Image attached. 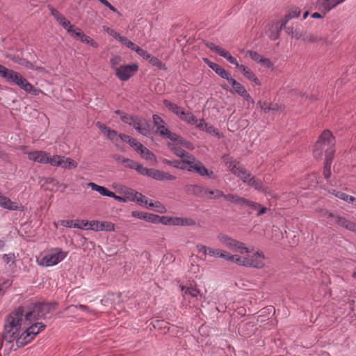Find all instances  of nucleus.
<instances>
[{
	"mask_svg": "<svg viewBox=\"0 0 356 356\" xmlns=\"http://www.w3.org/2000/svg\"><path fill=\"white\" fill-rule=\"evenodd\" d=\"M23 315V309L19 307L6 317L2 335L4 341L10 343L19 337Z\"/></svg>",
	"mask_w": 356,
	"mask_h": 356,
	"instance_id": "nucleus-1",
	"label": "nucleus"
},
{
	"mask_svg": "<svg viewBox=\"0 0 356 356\" xmlns=\"http://www.w3.org/2000/svg\"><path fill=\"white\" fill-rule=\"evenodd\" d=\"M0 76L4 78L7 81L15 83L26 92L33 95H38L42 92L40 89L34 88L19 73L8 69L2 65H0Z\"/></svg>",
	"mask_w": 356,
	"mask_h": 356,
	"instance_id": "nucleus-2",
	"label": "nucleus"
},
{
	"mask_svg": "<svg viewBox=\"0 0 356 356\" xmlns=\"http://www.w3.org/2000/svg\"><path fill=\"white\" fill-rule=\"evenodd\" d=\"M335 146V140L332 132L329 130H325L319 136L314 148V156L316 159H320L322 157L323 151L325 149H330Z\"/></svg>",
	"mask_w": 356,
	"mask_h": 356,
	"instance_id": "nucleus-3",
	"label": "nucleus"
},
{
	"mask_svg": "<svg viewBox=\"0 0 356 356\" xmlns=\"http://www.w3.org/2000/svg\"><path fill=\"white\" fill-rule=\"evenodd\" d=\"M42 323H36L28 327L17 339V346L18 347L24 346L29 342L36 334L45 327Z\"/></svg>",
	"mask_w": 356,
	"mask_h": 356,
	"instance_id": "nucleus-4",
	"label": "nucleus"
},
{
	"mask_svg": "<svg viewBox=\"0 0 356 356\" xmlns=\"http://www.w3.org/2000/svg\"><path fill=\"white\" fill-rule=\"evenodd\" d=\"M223 160L227 167L236 176L238 177L244 183H247L252 176L245 168H242L238 162L232 160L227 156H223Z\"/></svg>",
	"mask_w": 356,
	"mask_h": 356,
	"instance_id": "nucleus-5",
	"label": "nucleus"
},
{
	"mask_svg": "<svg viewBox=\"0 0 356 356\" xmlns=\"http://www.w3.org/2000/svg\"><path fill=\"white\" fill-rule=\"evenodd\" d=\"M67 253L60 249H55L44 255L39 261L38 264L43 266H51L61 261Z\"/></svg>",
	"mask_w": 356,
	"mask_h": 356,
	"instance_id": "nucleus-6",
	"label": "nucleus"
},
{
	"mask_svg": "<svg viewBox=\"0 0 356 356\" xmlns=\"http://www.w3.org/2000/svg\"><path fill=\"white\" fill-rule=\"evenodd\" d=\"M218 238L224 246L232 251H238L241 254L250 252L243 243L235 240L227 235L220 234L218 235Z\"/></svg>",
	"mask_w": 356,
	"mask_h": 356,
	"instance_id": "nucleus-7",
	"label": "nucleus"
},
{
	"mask_svg": "<svg viewBox=\"0 0 356 356\" xmlns=\"http://www.w3.org/2000/svg\"><path fill=\"white\" fill-rule=\"evenodd\" d=\"M245 259L246 260L243 261L245 267L261 269L265 266L266 256L262 251L258 250Z\"/></svg>",
	"mask_w": 356,
	"mask_h": 356,
	"instance_id": "nucleus-8",
	"label": "nucleus"
},
{
	"mask_svg": "<svg viewBox=\"0 0 356 356\" xmlns=\"http://www.w3.org/2000/svg\"><path fill=\"white\" fill-rule=\"evenodd\" d=\"M138 69V65L134 63L120 65L119 67H115V74L120 80L125 81L129 79Z\"/></svg>",
	"mask_w": 356,
	"mask_h": 356,
	"instance_id": "nucleus-9",
	"label": "nucleus"
},
{
	"mask_svg": "<svg viewBox=\"0 0 356 356\" xmlns=\"http://www.w3.org/2000/svg\"><path fill=\"white\" fill-rule=\"evenodd\" d=\"M182 161L189 166L188 170L195 171L201 176L209 175L207 169L200 161L195 159L193 156H187Z\"/></svg>",
	"mask_w": 356,
	"mask_h": 356,
	"instance_id": "nucleus-10",
	"label": "nucleus"
},
{
	"mask_svg": "<svg viewBox=\"0 0 356 356\" xmlns=\"http://www.w3.org/2000/svg\"><path fill=\"white\" fill-rule=\"evenodd\" d=\"M232 58L233 59V61L232 60L229 62L236 65V67L243 74V75L248 79L254 82L258 86L261 85L259 80L257 78L255 74L252 72V70L250 68L243 65L238 64L236 59L234 56H232Z\"/></svg>",
	"mask_w": 356,
	"mask_h": 356,
	"instance_id": "nucleus-11",
	"label": "nucleus"
},
{
	"mask_svg": "<svg viewBox=\"0 0 356 356\" xmlns=\"http://www.w3.org/2000/svg\"><path fill=\"white\" fill-rule=\"evenodd\" d=\"M131 125L142 135L147 136L150 131V125L147 121L137 115Z\"/></svg>",
	"mask_w": 356,
	"mask_h": 356,
	"instance_id": "nucleus-12",
	"label": "nucleus"
},
{
	"mask_svg": "<svg viewBox=\"0 0 356 356\" xmlns=\"http://www.w3.org/2000/svg\"><path fill=\"white\" fill-rule=\"evenodd\" d=\"M28 159L40 163H48L49 153L44 151H33L27 153Z\"/></svg>",
	"mask_w": 356,
	"mask_h": 356,
	"instance_id": "nucleus-13",
	"label": "nucleus"
},
{
	"mask_svg": "<svg viewBox=\"0 0 356 356\" xmlns=\"http://www.w3.org/2000/svg\"><path fill=\"white\" fill-rule=\"evenodd\" d=\"M51 15L55 17L56 21L67 30V31H70L72 27L70 22L67 20L63 15L59 13L55 8L50 7L49 8Z\"/></svg>",
	"mask_w": 356,
	"mask_h": 356,
	"instance_id": "nucleus-14",
	"label": "nucleus"
},
{
	"mask_svg": "<svg viewBox=\"0 0 356 356\" xmlns=\"http://www.w3.org/2000/svg\"><path fill=\"white\" fill-rule=\"evenodd\" d=\"M149 177L156 180L163 181V180H175L176 177L159 170L150 168Z\"/></svg>",
	"mask_w": 356,
	"mask_h": 356,
	"instance_id": "nucleus-15",
	"label": "nucleus"
},
{
	"mask_svg": "<svg viewBox=\"0 0 356 356\" xmlns=\"http://www.w3.org/2000/svg\"><path fill=\"white\" fill-rule=\"evenodd\" d=\"M206 46L209 49H210L211 51L216 52L220 56L226 58L228 61H232V60L233 61V59L232 58V56L230 54V53L228 51L222 49V47L216 45V44H214L213 42H207Z\"/></svg>",
	"mask_w": 356,
	"mask_h": 356,
	"instance_id": "nucleus-16",
	"label": "nucleus"
},
{
	"mask_svg": "<svg viewBox=\"0 0 356 356\" xmlns=\"http://www.w3.org/2000/svg\"><path fill=\"white\" fill-rule=\"evenodd\" d=\"M344 1L345 0H318V3L320 10L327 13Z\"/></svg>",
	"mask_w": 356,
	"mask_h": 356,
	"instance_id": "nucleus-17",
	"label": "nucleus"
},
{
	"mask_svg": "<svg viewBox=\"0 0 356 356\" xmlns=\"http://www.w3.org/2000/svg\"><path fill=\"white\" fill-rule=\"evenodd\" d=\"M187 193L193 194L198 197H205L207 195V188L199 185H188L186 187Z\"/></svg>",
	"mask_w": 356,
	"mask_h": 356,
	"instance_id": "nucleus-18",
	"label": "nucleus"
},
{
	"mask_svg": "<svg viewBox=\"0 0 356 356\" xmlns=\"http://www.w3.org/2000/svg\"><path fill=\"white\" fill-rule=\"evenodd\" d=\"M37 305L40 309L39 313H40V317L44 318L47 314L50 313L56 309L57 304L56 302H45L38 303Z\"/></svg>",
	"mask_w": 356,
	"mask_h": 356,
	"instance_id": "nucleus-19",
	"label": "nucleus"
},
{
	"mask_svg": "<svg viewBox=\"0 0 356 356\" xmlns=\"http://www.w3.org/2000/svg\"><path fill=\"white\" fill-rule=\"evenodd\" d=\"M71 34L72 36L75 38L80 40L83 42H86L89 44L91 41V38L89 36H87L79 28H75L72 26L70 31H68Z\"/></svg>",
	"mask_w": 356,
	"mask_h": 356,
	"instance_id": "nucleus-20",
	"label": "nucleus"
},
{
	"mask_svg": "<svg viewBox=\"0 0 356 356\" xmlns=\"http://www.w3.org/2000/svg\"><path fill=\"white\" fill-rule=\"evenodd\" d=\"M92 226V229L95 231H114L115 226L114 224L110 222H93Z\"/></svg>",
	"mask_w": 356,
	"mask_h": 356,
	"instance_id": "nucleus-21",
	"label": "nucleus"
},
{
	"mask_svg": "<svg viewBox=\"0 0 356 356\" xmlns=\"http://www.w3.org/2000/svg\"><path fill=\"white\" fill-rule=\"evenodd\" d=\"M181 291L184 294L189 295L193 298H197L200 296L201 298L205 299V297L200 293V291L197 288L196 285L190 284L188 286H181Z\"/></svg>",
	"mask_w": 356,
	"mask_h": 356,
	"instance_id": "nucleus-22",
	"label": "nucleus"
},
{
	"mask_svg": "<svg viewBox=\"0 0 356 356\" xmlns=\"http://www.w3.org/2000/svg\"><path fill=\"white\" fill-rule=\"evenodd\" d=\"M171 220V225L177 226H193L195 225V220L191 218H178L175 217Z\"/></svg>",
	"mask_w": 356,
	"mask_h": 356,
	"instance_id": "nucleus-23",
	"label": "nucleus"
},
{
	"mask_svg": "<svg viewBox=\"0 0 356 356\" xmlns=\"http://www.w3.org/2000/svg\"><path fill=\"white\" fill-rule=\"evenodd\" d=\"M152 119L153 123L154 126L156 127L157 132L161 136L165 134V131H167L168 129L165 126V122L160 116L156 114L153 115Z\"/></svg>",
	"mask_w": 356,
	"mask_h": 356,
	"instance_id": "nucleus-24",
	"label": "nucleus"
},
{
	"mask_svg": "<svg viewBox=\"0 0 356 356\" xmlns=\"http://www.w3.org/2000/svg\"><path fill=\"white\" fill-rule=\"evenodd\" d=\"M225 200L240 206H245L248 202V199L233 193L225 194Z\"/></svg>",
	"mask_w": 356,
	"mask_h": 356,
	"instance_id": "nucleus-25",
	"label": "nucleus"
},
{
	"mask_svg": "<svg viewBox=\"0 0 356 356\" xmlns=\"http://www.w3.org/2000/svg\"><path fill=\"white\" fill-rule=\"evenodd\" d=\"M0 207L9 210H17L18 207L15 202H12L8 197L2 195L0 192Z\"/></svg>",
	"mask_w": 356,
	"mask_h": 356,
	"instance_id": "nucleus-26",
	"label": "nucleus"
},
{
	"mask_svg": "<svg viewBox=\"0 0 356 356\" xmlns=\"http://www.w3.org/2000/svg\"><path fill=\"white\" fill-rule=\"evenodd\" d=\"M161 136L168 138L172 141L178 142L179 143L184 145L186 147L189 148V143L184 140L175 133L171 132L168 129H167V131H165V134L163 135H162Z\"/></svg>",
	"mask_w": 356,
	"mask_h": 356,
	"instance_id": "nucleus-27",
	"label": "nucleus"
},
{
	"mask_svg": "<svg viewBox=\"0 0 356 356\" xmlns=\"http://www.w3.org/2000/svg\"><path fill=\"white\" fill-rule=\"evenodd\" d=\"M161 136L168 138L172 141L178 142L179 143L184 145L186 147L189 148V143L184 140L175 133L171 132L168 129H167V131H165V134L163 135H162Z\"/></svg>",
	"mask_w": 356,
	"mask_h": 356,
	"instance_id": "nucleus-28",
	"label": "nucleus"
},
{
	"mask_svg": "<svg viewBox=\"0 0 356 356\" xmlns=\"http://www.w3.org/2000/svg\"><path fill=\"white\" fill-rule=\"evenodd\" d=\"M88 186L91 188L92 190L95 191L99 193L102 195L111 197V195H114V193L108 191L106 188L104 186H99L93 182H89Z\"/></svg>",
	"mask_w": 356,
	"mask_h": 356,
	"instance_id": "nucleus-29",
	"label": "nucleus"
},
{
	"mask_svg": "<svg viewBox=\"0 0 356 356\" xmlns=\"http://www.w3.org/2000/svg\"><path fill=\"white\" fill-rule=\"evenodd\" d=\"M163 105L168 108L169 110L174 112L177 115H178L179 118L181 115V114H184V111L183 108L177 104L165 99L163 100Z\"/></svg>",
	"mask_w": 356,
	"mask_h": 356,
	"instance_id": "nucleus-30",
	"label": "nucleus"
},
{
	"mask_svg": "<svg viewBox=\"0 0 356 356\" xmlns=\"http://www.w3.org/2000/svg\"><path fill=\"white\" fill-rule=\"evenodd\" d=\"M246 184L253 187L255 190L259 191H264V186L263 185V182L260 179H257L254 176H251Z\"/></svg>",
	"mask_w": 356,
	"mask_h": 356,
	"instance_id": "nucleus-31",
	"label": "nucleus"
},
{
	"mask_svg": "<svg viewBox=\"0 0 356 356\" xmlns=\"http://www.w3.org/2000/svg\"><path fill=\"white\" fill-rule=\"evenodd\" d=\"M39 308L37 305V304H35L33 308L31 309V311L26 312V314H25V318L27 321H32V320H37V319H39V318H41L42 317H40V313H39Z\"/></svg>",
	"mask_w": 356,
	"mask_h": 356,
	"instance_id": "nucleus-32",
	"label": "nucleus"
},
{
	"mask_svg": "<svg viewBox=\"0 0 356 356\" xmlns=\"http://www.w3.org/2000/svg\"><path fill=\"white\" fill-rule=\"evenodd\" d=\"M60 167L65 169H73L77 167V163L70 158L63 156Z\"/></svg>",
	"mask_w": 356,
	"mask_h": 356,
	"instance_id": "nucleus-33",
	"label": "nucleus"
},
{
	"mask_svg": "<svg viewBox=\"0 0 356 356\" xmlns=\"http://www.w3.org/2000/svg\"><path fill=\"white\" fill-rule=\"evenodd\" d=\"M228 81L232 86L235 92H237L239 95L242 96L243 94L247 91L244 86L239 82L236 81L234 79L231 77Z\"/></svg>",
	"mask_w": 356,
	"mask_h": 356,
	"instance_id": "nucleus-34",
	"label": "nucleus"
},
{
	"mask_svg": "<svg viewBox=\"0 0 356 356\" xmlns=\"http://www.w3.org/2000/svg\"><path fill=\"white\" fill-rule=\"evenodd\" d=\"M138 196L135 197L134 202H136L139 204L144 205L147 208H149V209L153 208V207L154 205V203H152V202L149 203L147 198L145 195H142L141 193H138Z\"/></svg>",
	"mask_w": 356,
	"mask_h": 356,
	"instance_id": "nucleus-35",
	"label": "nucleus"
},
{
	"mask_svg": "<svg viewBox=\"0 0 356 356\" xmlns=\"http://www.w3.org/2000/svg\"><path fill=\"white\" fill-rule=\"evenodd\" d=\"M180 118L191 124H195L198 122L197 118L193 113L189 112L186 113L184 111V114H181Z\"/></svg>",
	"mask_w": 356,
	"mask_h": 356,
	"instance_id": "nucleus-36",
	"label": "nucleus"
},
{
	"mask_svg": "<svg viewBox=\"0 0 356 356\" xmlns=\"http://www.w3.org/2000/svg\"><path fill=\"white\" fill-rule=\"evenodd\" d=\"M138 152L140 153V156L143 159L147 161H153L155 159L154 154L145 146H143Z\"/></svg>",
	"mask_w": 356,
	"mask_h": 356,
	"instance_id": "nucleus-37",
	"label": "nucleus"
},
{
	"mask_svg": "<svg viewBox=\"0 0 356 356\" xmlns=\"http://www.w3.org/2000/svg\"><path fill=\"white\" fill-rule=\"evenodd\" d=\"M77 309H80L83 312L92 313V311L90 310L89 307L83 305H70L65 308V310L70 311L72 314H75L76 310Z\"/></svg>",
	"mask_w": 356,
	"mask_h": 356,
	"instance_id": "nucleus-38",
	"label": "nucleus"
},
{
	"mask_svg": "<svg viewBox=\"0 0 356 356\" xmlns=\"http://www.w3.org/2000/svg\"><path fill=\"white\" fill-rule=\"evenodd\" d=\"M213 70L218 74L220 76H221L223 79H227L229 81V79L231 78L229 76V73L223 69L222 67H220L219 65H216V67L213 69Z\"/></svg>",
	"mask_w": 356,
	"mask_h": 356,
	"instance_id": "nucleus-39",
	"label": "nucleus"
},
{
	"mask_svg": "<svg viewBox=\"0 0 356 356\" xmlns=\"http://www.w3.org/2000/svg\"><path fill=\"white\" fill-rule=\"evenodd\" d=\"M325 163L326 164H332V159L335 153L334 147H330V149H325Z\"/></svg>",
	"mask_w": 356,
	"mask_h": 356,
	"instance_id": "nucleus-40",
	"label": "nucleus"
},
{
	"mask_svg": "<svg viewBox=\"0 0 356 356\" xmlns=\"http://www.w3.org/2000/svg\"><path fill=\"white\" fill-rule=\"evenodd\" d=\"M170 149L173 152V153L175 154H176L177 156L180 157V158H182L183 160L186 158L187 156H191V154H188L186 153V152L185 150H184L183 149L179 147H176V146H174L172 145L171 147H170Z\"/></svg>",
	"mask_w": 356,
	"mask_h": 356,
	"instance_id": "nucleus-41",
	"label": "nucleus"
},
{
	"mask_svg": "<svg viewBox=\"0 0 356 356\" xmlns=\"http://www.w3.org/2000/svg\"><path fill=\"white\" fill-rule=\"evenodd\" d=\"M63 156L60 155H54L53 156H51L50 154L49 153L48 163H50L53 166L60 167Z\"/></svg>",
	"mask_w": 356,
	"mask_h": 356,
	"instance_id": "nucleus-42",
	"label": "nucleus"
},
{
	"mask_svg": "<svg viewBox=\"0 0 356 356\" xmlns=\"http://www.w3.org/2000/svg\"><path fill=\"white\" fill-rule=\"evenodd\" d=\"M120 42H121L122 44L126 46L127 48L131 49V50H134L136 48V44L132 42L131 40H129L127 38L124 36H120L119 39L118 40Z\"/></svg>",
	"mask_w": 356,
	"mask_h": 356,
	"instance_id": "nucleus-43",
	"label": "nucleus"
},
{
	"mask_svg": "<svg viewBox=\"0 0 356 356\" xmlns=\"http://www.w3.org/2000/svg\"><path fill=\"white\" fill-rule=\"evenodd\" d=\"M207 194L211 195L209 197L210 198H214V199H218L220 197H224L225 196V194L220 190L216 189V190H209L207 188Z\"/></svg>",
	"mask_w": 356,
	"mask_h": 356,
	"instance_id": "nucleus-44",
	"label": "nucleus"
},
{
	"mask_svg": "<svg viewBox=\"0 0 356 356\" xmlns=\"http://www.w3.org/2000/svg\"><path fill=\"white\" fill-rule=\"evenodd\" d=\"M134 170H136L138 173H140L142 175H145V176L149 177L150 168H147L145 167H143L141 164H140L138 162L136 164Z\"/></svg>",
	"mask_w": 356,
	"mask_h": 356,
	"instance_id": "nucleus-45",
	"label": "nucleus"
},
{
	"mask_svg": "<svg viewBox=\"0 0 356 356\" xmlns=\"http://www.w3.org/2000/svg\"><path fill=\"white\" fill-rule=\"evenodd\" d=\"M145 220L151 222L157 223V222H160L161 217L156 214L145 213Z\"/></svg>",
	"mask_w": 356,
	"mask_h": 356,
	"instance_id": "nucleus-46",
	"label": "nucleus"
},
{
	"mask_svg": "<svg viewBox=\"0 0 356 356\" xmlns=\"http://www.w3.org/2000/svg\"><path fill=\"white\" fill-rule=\"evenodd\" d=\"M341 227L356 233V223L353 221L346 219Z\"/></svg>",
	"mask_w": 356,
	"mask_h": 356,
	"instance_id": "nucleus-47",
	"label": "nucleus"
},
{
	"mask_svg": "<svg viewBox=\"0 0 356 356\" xmlns=\"http://www.w3.org/2000/svg\"><path fill=\"white\" fill-rule=\"evenodd\" d=\"M246 260L245 257H240L238 255H232V257H229L228 258V261H233L238 265L244 266V262L243 261Z\"/></svg>",
	"mask_w": 356,
	"mask_h": 356,
	"instance_id": "nucleus-48",
	"label": "nucleus"
},
{
	"mask_svg": "<svg viewBox=\"0 0 356 356\" xmlns=\"http://www.w3.org/2000/svg\"><path fill=\"white\" fill-rule=\"evenodd\" d=\"M122 62V58L120 56H113L110 60V64L111 67L115 70V67H118V65Z\"/></svg>",
	"mask_w": 356,
	"mask_h": 356,
	"instance_id": "nucleus-49",
	"label": "nucleus"
},
{
	"mask_svg": "<svg viewBox=\"0 0 356 356\" xmlns=\"http://www.w3.org/2000/svg\"><path fill=\"white\" fill-rule=\"evenodd\" d=\"M148 60L153 66H156L159 69H162L164 67V65L156 57L150 55V58H148Z\"/></svg>",
	"mask_w": 356,
	"mask_h": 356,
	"instance_id": "nucleus-50",
	"label": "nucleus"
},
{
	"mask_svg": "<svg viewBox=\"0 0 356 356\" xmlns=\"http://www.w3.org/2000/svg\"><path fill=\"white\" fill-rule=\"evenodd\" d=\"M138 192L135 191L133 189H127L124 191V194L126 195L125 198L126 200L129 199L131 201H134L135 197L138 196Z\"/></svg>",
	"mask_w": 356,
	"mask_h": 356,
	"instance_id": "nucleus-51",
	"label": "nucleus"
},
{
	"mask_svg": "<svg viewBox=\"0 0 356 356\" xmlns=\"http://www.w3.org/2000/svg\"><path fill=\"white\" fill-rule=\"evenodd\" d=\"M136 115H129L123 114L120 116L122 121L126 124L131 125Z\"/></svg>",
	"mask_w": 356,
	"mask_h": 356,
	"instance_id": "nucleus-52",
	"label": "nucleus"
},
{
	"mask_svg": "<svg viewBox=\"0 0 356 356\" xmlns=\"http://www.w3.org/2000/svg\"><path fill=\"white\" fill-rule=\"evenodd\" d=\"M129 144L131 147L134 148L136 152H139V150L143 147V145L135 138L129 140Z\"/></svg>",
	"mask_w": 356,
	"mask_h": 356,
	"instance_id": "nucleus-53",
	"label": "nucleus"
},
{
	"mask_svg": "<svg viewBox=\"0 0 356 356\" xmlns=\"http://www.w3.org/2000/svg\"><path fill=\"white\" fill-rule=\"evenodd\" d=\"M134 51L140 56H142L143 58L148 60L149 58H150V54L145 50L140 48L139 46H136V48L134 49Z\"/></svg>",
	"mask_w": 356,
	"mask_h": 356,
	"instance_id": "nucleus-54",
	"label": "nucleus"
},
{
	"mask_svg": "<svg viewBox=\"0 0 356 356\" xmlns=\"http://www.w3.org/2000/svg\"><path fill=\"white\" fill-rule=\"evenodd\" d=\"M280 36V30L278 29V26H272V31L270 34L269 35V37L270 39L275 40H277Z\"/></svg>",
	"mask_w": 356,
	"mask_h": 356,
	"instance_id": "nucleus-55",
	"label": "nucleus"
},
{
	"mask_svg": "<svg viewBox=\"0 0 356 356\" xmlns=\"http://www.w3.org/2000/svg\"><path fill=\"white\" fill-rule=\"evenodd\" d=\"M103 29L104 31H106L108 34L113 36L115 39L118 40L120 35L117 31H115L114 29H112L108 26H103Z\"/></svg>",
	"mask_w": 356,
	"mask_h": 356,
	"instance_id": "nucleus-56",
	"label": "nucleus"
},
{
	"mask_svg": "<svg viewBox=\"0 0 356 356\" xmlns=\"http://www.w3.org/2000/svg\"><path fill=\"white\" fill-rule=\"evenodd\" d=\"M284 107L282 105H280L278 104H270L268 106V112L269 111H273V112H277V111H283Z\"/></svg>",
	"mask_w": 356,
	"mask_h": 356,
	"instance_id": "nucleus-57",
	"label": "nucleus"
},
{
	"mask_svg": "<svg viewBox=\"0 0 356 356\" xmlns=\"http://www.w3.org/2000/svg\"><path fill=\"white\" fill-rule=\"evenodd\" d=\"M327 216L329 218H334L336 223H337L339 226H342L344 221L346 220V218L339 216H334L332 213H327Z\"/></svg>",
	"mask_w": 356,
	"mask_h": 356,
	"instance_id": "nucleus-58",
	"label": "nucleus"
},
{
	"mask_svg": "<svg viewBox=\"0 0 356 356\" xmlns=\"http://www.w3.org/2000/svg\"><path fill=\"white\" fill-rule=\"evenodd\" d=\"M300 15V10L296 8H293L291 9L289 13L286 15V16L288 17V19H291L293 18H295V17H298Z\"/></svg>",
	"mask_w": 356,
	"mask_h": 356,
	"instance_id": "nucleus-59",
	"label": "nucleus"
},
{
	"mask_svg": "<svg viewBox=\"0 0 356 356\" xmlns=\"http://www.w3.org/2000/svg\"><path fill=\"white\" fill-rule=\"evenodd\" d=\"M3 261L8 264L10 262L13 264L15 262V256L13 253L6 254L3 256Z\"/></svg>",
	"mask_w": 356,
	"mask_h": 356,
	"instance_id": "nucleus-60",
	"label": "nucleus"
},
{
	"mask_svg": "<svg viewBox=\"0 0 356 356\" xmlns=\"http://www.w3.org/2000/svg\"><path fill=\"white\" fill-rule=\"evenodd\" d=\"M247 54L249 55V56L254 60V61L259 62L260 60L262 58V56H261L259 54H258L257 51L249 50L247 51Z\"/></svg>",
	"mask_w": 356,
	"mask_h": 356,
	"instance_id": "nucleus-61",
	"label": "nucleus"
},
{
	"mask_svg": "<svg viewBox=\"0 0 356 356\" xmlns=\"http://www.w3.org/2000/svg\"><path fill=\"white\" fill-rule=\"evenodd\" d=\"M15 61L16 63H17L18 64L26 67V68H29V69L33 68V65L31 62L28 61L26 59L19 58L18 60H15Z\"/></svg>",
	"mask_w": 356,
	"mask_h": 356,
	"instance_id": "nucleus-62",
	"label": "nucleus"
},
{
	"mask_svg": "<svg viewBox=\"0 0 356 356\" xmlns=\"http://www.w3.org/2000/svg\"><path fill=\"white\" fill-rule=\"evenodd\" d=\"M60 225L63 227H78L80 228L81 227L79 226L77 224L74 223L73 220H63L60 221Z\"/></svg>",
	"mask_w": 356,
	"mask_h": 356,
	"instance_id": "nucleus-63",
	"label": "nucleus"
},
{
	"mask_svg": "<svg viewBox=\"0 0 356 356\" xmlns=\"http://www.w3.org/2000/svg\"><path fill=\"white\" fill-rule=\"evenodd\" d=\"M136 163H137L136 161H134L132 159L126 158L124 160V162L122 163V164L126 168H131V169H134Z\"/></svg>",
	"mask_w": 356,
	"mask_h": 356,
	"instance_id": "nucleus-64",
	"label": "nucleus"
}]
</instances>
